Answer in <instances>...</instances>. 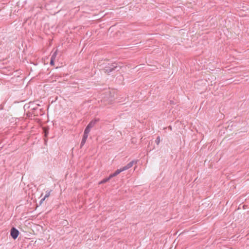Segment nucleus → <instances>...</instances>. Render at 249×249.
<instances>
[{"instance_id":"7","label":"nucleus","mask_w":249,"mask_h":249,"mask_svg":"<svg viewBox=\"0 0 249 249\" xmlns=\"http://www.w3.org/2000/svg\"><path fill=\"white\" fill-rule=\"evenodd\" d=\"M121 173V171H120L119 169H117L116 170L115 172H114L112 174H111L110 175H109V177L110 178H112L114 177H116V176H117L118 175H119L120 173Z\"/></svg>"},{"instance_id":"25","label":"nucleus","mask_w":249,"mask_h":249,"mask_svg":"<svg viewBox=\"0 0 249 249\" xmlns=\"http://www.w3.org/2000/svg\"><path fill=\"white\" fill-rule=\"evenodd\" d=\"M47 133H46L45 134V136L47 137Z\"/></svg>"},{"instance_id":"6","label":"nucleus","mask_w":249,"mask_h":249,"mask_svg":"<svg viewBox=\"0 0 249 249\" xmlns=\"http://www.w3.org/2000/svg\"><path fill=\"white\" fill-rule=\"evenodd\" d=\"M11 235L14 239H16V228L12 227L11 230Z\"/></svg>"},{"instance_id":"24","label":"nucleus","mask_w":249,"mask_h":249,"mask_svg":"<svg viewBox=\"0 0 249 249\" xmlns=\"http://www.w3.org/2000/svg\"><path fill=\"white\" fill-rule=\"evenodd\" d=\"M24 76H23V77H22L21 80L23 79H24Z\"/></svg>"},{"instance_id":"23","label":"nucleus","mask_w":249,"mask_h":249,"mask_svg":"<svg viewBox=\"0 0 249 249\" xmlns=\"http://www.w3.org/2000/svg\"><path fill=\"white\" fill-rule=\"evenodd\" d=\"M103 64H101L100 65V67H101V66H102V65Z\"/></svg>"},{"instance_id":"2","label":"nucleus","mask_w":249,"mask_h":249,"mask_svg":"<svg viewBox=\"0 0 249 249\" xmlns=\"http://www.w3.org/2000/svg\"><path fill=\"white\" fill-rule=\"evenodd\" d=\"M32 113L34 116H42L45 114V111L43 108H38V107H34L32 108Z\"/></svg>"},{"instance_id":"11","label":"nucleus","mask_w":249,"mask_h":249,"mask_svg":"<svg viewBox=\"0 0 249 249\" xmlns=\"http://www.w3.org/2000/svg\"><path fill=\"white\" fill-rule=\"evenodd\" d=\"M86 141H87V140L83 139H82V141H81V142L80 143V148H81L84 146Z\"/></svg>"},{"instance_id":"16","label":"nucleus","mask_w":249,"mask_h":249,"mask_svg":"<svg viewBox=\"0 0 249 249\" xmlns=\"http://www.w3.org/2000/svg\"><path fill=\"white\" fill-rule=\"evenodd\" d=\"M19 234V231L17 229V238L18 237V235Z\"/></svg>"},{"instance_id":"8","label":"nucleus","mask_w":249,"mask_h":249,"mask_svg":"<svg viewBox=\"0 0 249 249\" xmlns=\"http://www.w3.org/2000/svg\"><path fill=\"white\" fill-rule=\"evenodd\" d=\"M110 179H111V178H110L109 176L107 178H104L103 179H102L101 181H100L99 182V184L105 183L108 182Z\"/></svg>"},{"instance_id":"19","label":"nucleus","mask_w":249,"mask_h":249,"mask_svg":"<svg viewBox=\"0 0 249 249\" xmlns=\"http://www.w3.org/2000/svg\"><path fill=\"white\" fill-rule=\"evenodd\" d=\"M125 166H126V169H129V168L128 167V166L127 165V164L125 165Z\"/></svg>"},{"instance_id":"1","label":"nucleus","mask_w":249,"mask_h":249,"mask_svg":"<svg viewBox=\"0 0 249 249\" xmlns=\"http://www.w3.org/2000/svg\"><path fill=\"white\" fill-rule=\"evenodd\" d=\"M120 68L121 67L118 66L117 63L114 62L107 64V65H106L104 67H103L102 70L104 72L109 74L110 73L114 71H119Z\"/></svg>"},{"instance_id":"15","label":"nucleus","mask_w":249,"mask_h":249,"mask_svg":"<svg viewBox=\"0 0 249 249\" xmlns=\"http://www.w3.org/2000/svg\"><path fill=\"white\" fill-rule=\"evenodd\" d=\"M29 107V106H28V105L25 104L23 106V108H24V110H25L26 108H28Z\"/></svg>"},{"instance_id":"12","label":"nucleus","mask_w":249,"mask_h":249,"mask_svg":"<svg viewBox=\"0 0 249 249\" xmlns=\"http://www.w3.org/2000/svg\"><path fill=\"white\" fill-rule=\"evenodd\" d=\"M160 136H158L157 138H156V140H155V142L157 144H159V143L160 142Z\"/></svg>"},{"instance_id":"22","label":"nucleus","mask_w":249,"mask_h":249,"mask_svg":"<svg viewBox=\"0 0 249 249\" xmlns=\"http://www.w3.org/2000/svg\"><path fill=\"white\" fill-rule=\"evenodd\" d=\"M173 103H174V102L171 101V104H173Z\"/></svg>"},{"instance_id":"4","label":"nucleus","mask_w":249,"mask_h":249,"mask_svg":"<svg viewBox=\"0 0 249 249\" xmlns=\"http://www.w3.org/2000/svg\"><path fill=\"white\" fill-rule=\"evenodd\" d=\"M57 55V51L54 52L53 54H52L51 58V61H50V65L51 66H53L54 64V60L56 57V56Z\"/></svg>"},{"instance_id":"26","label":"nucleus","mask_w":249,"mask_h":249,"mask_svg":"<svg viewBox=\"0 0 249 249\" xmlns=\"http://www.w3.org/2000/svg\"><path fill=\"white\" fill-rule=\"evenodd\" d=\"M24 101H25V100H23L21 101V102H23Z\"/></svg>"},{"instance_id":"13","label":"nucleus","mask_w":249,"mask_h":249,"mask_svg":"<svg viewBox=\"0 0 249 249\" xmlns=\"http://www.w3.org/2000/svg\"><path fill=\"white\" fill-rule=\"evenodd\" d=\"M119 170H120V171H121V172H122L125 171L127 169H126V166H124L122 168H121L120 169H119Z\"/></svg>"},{"instance_id":"5","label":"nucleus","mask_w":249,"mask_h":249,"mask_svg":"<svg viewBox=\"0 0 249 249\" xmlns=\"http://www.w3.org/2000/svg\"><path fill=\"white\" fill-rule=\"evenodd\" d=\"M50 195V191H46V194L45 195V196L43 197V198H42L40 200V202H39V204L41 205L42 204V203L43 202V201L45 200V199L47 198V197H48Z\"/></svg>"},{"instance_id":"9","label":"nucleus","mask_w":249,"mask_h":249,"mask_svg":"<svg viewBox=\"0 0 249 249\" xmlns=\"http://www.w3.org/2000/svg\"><path fill=\"white\" fill-rule=\"evenodd\" d=\"M137 161H135V160H132L131 161H130V162H129L128 164H127V165L128 166V167L130 168L131 167H132V166L133 165L134 163H137Z\"/></svg>"},{"instance_id":"20","label":"nucleus","mask_w":249,"mask_h":249,"mask_svg":"<svg viewBox=\"0 0 249 249\" xmlns=\"http://www.w3.org/2000/svg\"><path fill=\"white\" fill-rule=\"evenodd\" d=\"M19 124V122H18H18H17V124H16L17 126H18V124Z\"/></svg>"},{"instance_id":"21","label":"nucleus","mask_w":249,"mask_h":249,"mask_svg":"<svg viewBox=\"0 0 249 249\" xmlns=\"http://www.w3.org/2000/svg\"><path fill=\"white\" fill-rule=\"evenodd\" d=\"M20 118H21V117H19V118H17V120L18 119L19 121L20 120Z\"/></svg>"},{"instance_id":"3","label":"nucleus","mask_w":249,"mask_h":249,"mask_svg":"<svg viewBox=\"0 0 249 249\" xmlns=\"http://www.w3.org/2000/svg\"><path fill=\"white\" fill-rule=\"evenodd\" d=\"M99 121V119L95 118L91 120L89 124L87 125L90 128H92L95 125V124Z\"/></svg>"},{"instance_id":"18","label":"nucleus","mask_w":249,"mask_h":249,"mask_svg":"<svg viewBox=\"0 0 249 249\" xmlns=\"http://www.w3.org/2000/svg\"><path fill=\"white\" fill-rule=\"evenodd\" d=\"M22 91V90H21L19 92V93L21 94H23Z\"/></svg>"},{"instance_id":"17","label":"nucleus","mask_w":249,"mask_h":249,"mask_svg":"<svg viewBox=\"0 0 249 249\" xmlns=\"http://www.w3.org/2000/svg\"><path fill=\"white\" fill-rule=\"evenodd\" d=\"M168 128H169L170 130H172V127H171V126H169L168 127Z\"/></svg>"},{"instance_id":"10","label":"nucleus","mask_w":249,"mask_h":249,"mask_svg":"<svg viewBox=\"0 0 249 249\" xmlns=\"http://www.w3.org/2000/svg\"><path fill=\"white\" fill-rule=\"evenodd\" d=\"M90 129H91V128H90L89 126H88L87 125L86 126V128L85 129L84 133L89 135V133Z\"/></svg>"},{"instance_id":"14","label":"nucleus","mask_w":249,"mask_h":249,"mask_svg":"<svg viewBox=\"0 0 249 249\" xmlns=\"http://www.w3.org/2000/svg\"><path fill=\"white\" fill-rule=\"evenodd\" d=\"M88 135H89L88 134H85V133H84L82 139H85V140H87V138L88 137Z\"/></svg>"}]
</instances>
